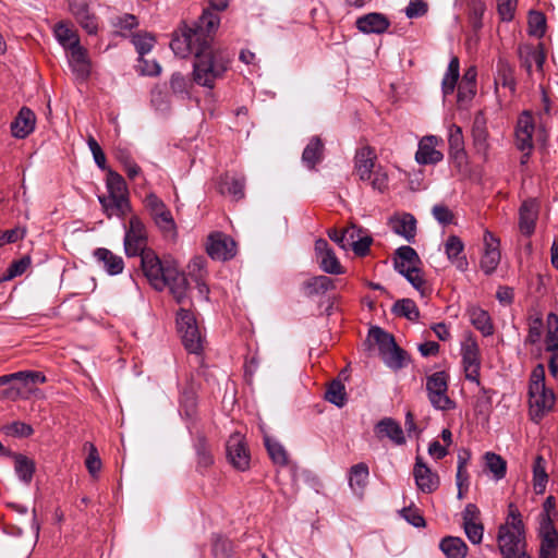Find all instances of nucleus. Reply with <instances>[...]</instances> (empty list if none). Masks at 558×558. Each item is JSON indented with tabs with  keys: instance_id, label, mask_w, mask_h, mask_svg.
Wrapping results in <instances>:
<instances>
[{
	"instance_id": "obj_1",
	"label": "nucleus",
	"mask_w": 558,
	"mask_h": 558,
	"mask_svg": "<svg viewBox=\"0 0 558 558\" xmlns=\"http://www.w3.org/2000/svg\"><path fill=\"white\" fill-rule=\"evenodd\" d=\"M231 64V54L227 49L206 43L197 50L193 62V82L202 87L213 89Z\"/></svg>"
},
{
	"instance_id": "obj_2",
	"label": "nucleus",
	"mask_w": 558,
	"mask_h": 558,
	"mask_svg": "<svg viewBox=\"0 0 558 558\" xmlns=\"http://www.w3.org/2000/svg\"><path fill=\"white\" fill-rule=\"evenodd\" d=\"M220 23V17L209 10H205L193 27H189L181 35L172 38L170 48L175 56L185 58L189 54L196 56L206 43L214 40V34Z\"/></svg>"
},
{
	"instance_id": "obj_3",
	"label": "nucleus",
	"mask_w": 558,
	"mask_h": 558,
	"mask_svg": "<svg viewBox=\"0 0 558 558\" xmlns=\"http://www.w3.org/2000/svg\"><path fill=\"white\" fill-rule=\"evenodd\" d=\"M106 189L108 195L98 196L105 215L109 219L113 216L123 219L132 211L125 180L121 174L110 169L107 172Z\"/></svg>"
},
{
	"instance_id": "obj_4",
	"label": "nucleus",
	"mask_w": 558,
	"mask_h": 558,
	"mask_svg": "<svg viewBox=\"0 0 558 558\" xmlns=\"http://www.w3.org/2000/svg\"><path fill=\"white\" fill-rule=\"evenodd\" d=\"M498 546L504 558H520L524 551V526L521 514L513 506H509L508 518L499 527Z\"/></svg>"
},
{
	"instance_id": "obj_5",
	"label": "nucleus",
	"mask_w": 558,
	"mask_h": 558,
	"mask_svg": "<svg viewBox=\"0 0 558 558\" xmlns=\"http://www.w3.org/2000/svg\"><path fill=\"white\" fill-rule=\"evenodd\" d=\"M531 418L538 423L555 404V395L545 385V367L538 364L531 373L529 386Z\"/></svg>"
},
{
	"instance_id": "obj_6",
	"label": "nucleus",
	"mask_w": 558,
	"mask_h": 558,
	"mask_svg": "<svg viewBox=\"0 0 558 558\" xmlns=\"http://www.w3.org/2000/svg\"><path fill=\"white\" fill-rule=\"evenodd\" d=\"M547 113L546 109L544 113L539 114L537 124L530 111H524L519 116L514 132V143L519 150H533L535 142L546 143L548 133L544 117Z\"/></svg>"
},
{
	"instance_id": "obj_7",
	"label": "nucleus",
	"mask_w": 558,
	"mask_h": 558,
	"mask_svg": "<svg viewBox=\"0 0 558 558\" xmlns=\"http://www.w3.org/2000/svg\"><path fill=\"white\" fill-rule=\"evenodd\" d=\"M376 159L372 147H361L354 156V171L361 181L368 182L374 190L383 192L388 186V174L380 166H376Z\"/></svg>"
},
{
	"instance_id": "obj_8",
	"label": "nucleus",
	"mask_w": 558,
	"mask_h": 558,
	"mask_svg": "<svg viewBox=\"0 0 558 558\" xmlns=\"http://www.w3.org/2000/svg\"><path fill=\"white\" fill-rule=\"evenodd\" d=\"M369 337L376 342L386 366L393 371L403 368L408 363V355L395 341V338L389 332H386L380 327H372Z\"/></svg>"
},
{
	"instance_id": "obj_9",
	"label": "nucleus",
	"mask_w": 558,
	"mask_h": 558,
	"mask_svg": "<svg viewBox=\"0 0 558 558\" xmlns=\"http://www.w3.org/2000/svg\"><path fill=\"white\" fill-rule=\"evenodd\" d=\"M420 263L416 251L411 246L404 245L396 251L395 269L423 294L425 280L418 268Z\"/></svg>"
},
{
	"instance_id": "obj_10",
	"label": "nucleus",
	"mask_w": 558,
	"mask_h": 558,
	"mask_svg": "<svg viewBox=\"0 0 558 558\" xmlns=\"http://www.w3.org/2000/svg\"><path fill=\"white\" fill-rule=\"evenodd\" d=\"M140 256L143 272L149 283L158 291L165 290L167 288L168 269L172 268L175 262L172 259L161 260L151 250Z\"/></svg>"
},
{
	"instance_id": "obj_11",
	"label": "nucleus",
	"mask_w": 558,
	"mask_h": 558,
	"mask_svg": "<svg viewBox=\"0 0 558 558\" xmlns=\"http://www.w3.org/2000/svg\"><path fill=\"white\" fill-rule=\"evenodd\" d=\"M123 228L125 231L124 252L129 257L138 256L149 250L147 248L146 226L137 215H132Z\"/></svg>"
},
{
	"instance_id": "obj_12",
	"label": "nucleus",
	"mask_w": 558,
	"mask_h": 558,
	"mask_svg": "<svg viewBox=\"0 0 558 558\" xmlns=\"http://www.w3.org/2000/svg\"><path fill=\"white\" fill-rule=\"evenodd\" d=\"M426 391L436 410L450 411L456 408V402L447 395L448 375L445 372H436L426 378Z\"/></svg>"
},
{
	"instance_id": "obj_13",
	"label": "nucleus",
	"mask_w": 558,
	"mask_h": 558,
	"mask_svg": "<svg viewBox=\"0 0 558 558\" xmlns=\"http://www.w3.org/2000/svg\"><path fill=\"white\" fill-rule=\"evenodd\" d=\"M144 205L162 233L169 235L175 233L177 226L172 214L156 194L149 193L144 199Z\"/></svg>"
},
{
	"instance_id": "obj_14",
	"label": "nucleus",
	"mask_w": 558,
	"mask_h": 558,
	"mask_svg": "<svg viewBox=\"0 0 558 558\" xmlns=\"http://www.w3.org/2000/svg\"><path fill=\"white\" fill-rule=\"evenodd\" d=\"M519 58L521 66L525 69L527 75L533 78H543L546 52L542 44L537 46L522 45L519 48Z\"/></svg>"
},
{
	"instance_id": "obj_15",
	"label": "nucleus",
	"mask_w": 558,
	"mask_h": 558,
	"mask_svg": "<svg viewBox=\"0 0 558 558\" xmlns=\"http://www.w3.org/2000/svg\"><path fill=\"white\" fill-rule=\"evenodd\" d=\"M15 374H21V377H13L14 384L2 391L3 398L11 400L25 399L33 391L34 385L46 381V376L40 372L21 371Z\"/></svg>"
},
{
	"instance_id": "obj_16",
	"label": "nucleus",
	"mask_w": 558,
	"mask_h": 558,
	"mask_svg": "<svg viewBox=\"0 0 558 558\" xmlns=\"http://www.w3.org/2000/svg\"><path fill=\"white\" fill-rule=\"evenodd\" d=\"M206 251L213 259L228 260L235 255L236 244L231 236L215 232L208 236Z\"/></svg>"
},
{
	"instance_id": "obj_17",
	"label": "nucleus",
	"mask_w": 558,
	"mask_h": 558,
	"mask_svg": "<svg viewBox=\"0 0 558 558\" xmlns=\"http://www.w3.org/2000/svg\"><path fill=\"white\" fill-rule=\"evenodd\" d=\"M227 458L239 471H245L250 466V453L244 437L240 433L232 434L226 444Z\"/></svg>"
},
{
	"instance_id": "obj_18",
	"label": "nucleus",
	"mask_w": 558,
	"mask_h": 558,
	"mask_svg": "<svg viewBox=\"0 0 558 558\" xmlns=\"http://www.w3.org/2000/svg\"><path fill=\"white\" fill-rule=\"evenodd\" d=\"M462 363L465 378L470 381L480 384V349L476 341L472 338L466 339L461 348Z\"/></svg>"
},
{
	"instance_id": "obj_19",
	"label": "nucleus",
	"mask_w": 558,
	"mask_h": 558,
	"mask_svg": "<svg viewBox=\"0 0 558 558\" xmlns=\"http://www.w3.org/2000/svg\"><path fill=\"white\" fill-rule=\"evenodd\" d=\"M69 10L76 22L89 35H95L98 31V19L90 10L86 0H68Z\"/></svg>"
},
{
	"instance_id": "obj_20",
	"label": "nucleus",
	"mask_w": 558,
	"mask_h": 558,
	"mask_svg": "<svg viewBox=\"0 0 558 558\" xmlns=\"http://www.w3.org/2000/svg\"><path fill=\"white\" fill-rule=\"evenodd\" d=\"M500 263L499 240L488 230L484 233V252L480 266L486 275H492Z\"/></svg>"
},
{
	"instance_id": "obj_21",
	"label": "nucleus",
	"mask_w": 558,
	"mask_h": 558,
	"mask_svg": "<svg viewBox=\"0 0 558 558\" xmlns=\"http://www.w3.org/2000/svg\"><path fill=\"white\" fill-rule=\"evenodd\" d=\"M374 432L378 439L387 438L396 446H402L407 441L401 425L391 417H384L378 421Z\"/></svg>"
},
{
	"instance_id": "obj_22",
	"label": "nucleus",
	"mask_w": 558,
	"mask_h": 558,
	"mask_svg": "<svg viewBox=\"0 0 558 558\" xmlns=\"http://www.w3.org/2000/svg\"><path fill=\"white\" fill-rule=\"evenodd\" d=\"M440 140L435 135L424 136L418 143L415 159L421 165H433L439 162L444 155L436 149Z\"/></svg>"
},
{
	"instance_id": "obj_23",
	"label": "nucleus",
	"mask_w": 558,
	"mask_h": 558,
	"mask_svg": "<svg viewBox=\"0 0 558 558\" xmlns=\"http://www.w3.org/2000/svg\"><path fill=\"white\" fill-rule=\"evenodd\" d=\"M166 281L175 301L179 304L184 303L189 298V282L185 275L179 270L177 263L168 269Z\"/></svg>"
},
{
	"instance_id": "obj_24",
	"label": "nucleus",
	"mask_w": 558,
	"mask_h": 558,
	"mask_svg": "<svg viewBox=\"0 0 558 558\" xmlns=\"http://www.w3.org/2000/svg\"><path fill=\"white\" fill-rule=\"evenodd\" d=\"M413 475L417 488L423 493H433L439 486L438 475L436 473H433L430 469L422 462L421 458H416V462L413 469Z\"/></svg>"
},
{
	"instance_id": "obj_25",
	"label": "nucleus",
	"mask_w": 558,
	"mask_h": 558,
	"mask_svg": "<svg viewBox=\"0 0 558 558\" xmlns=\"http://www.w3.org/2000/svg\"><path fill=\"white\" fill-rule=\"evenodd\" d=\"M36 124L35 113L27 107L21 108L16 118L11 123V133L15 138H25L34 130Z\"/></svg>"
},
{
	"instance_id": "obj_26",
	"label": "nucleus",
	"mask_w": 558,
	"mask_h": 558,
	"mask_svg": "<svg viewBox=\"0 0 558 558\" xmlns=\"http://www.w3.org/2000/svg\"><path fill=\"white\" fill-rule=\"evenodd\" d=\"M391 230L404 238L408 242H413L416 234V219L413 215L403 213L389 219Z\"/></svg>"
},
{
	"instance_id": "obj_27",
	"label": "nucleus",
	"mask_w": 558,
	"mask_h": 558,
	"mask_svg": "<svg viewBox=\"0 0 558 558\" xmlns=\"http://www.w3.org/2000/svg\"><path fill=\"white\" fill-rule=\"evenodd\" d=\"M390 26L389 20L381 13L373 12L356 20V27L364 34H381Z\"/></svg>"
},
{
	"instance_id": "obj_28",
	"label": "nucleus",
	"mask_w": 558,
	"mask_h": 558,
	"mask_svg": "<svg viewBox=\"0 0 558 558\" xmlns=\"http://www.w3.org/2000/svg\"><path fill=\"white\" fill-rule=\"evenodd\" d=\"M538 217V204L535 199L523 202L519 210V228L525 235H531L535 230Z\"/></svg>"
},
{
	"instance_id": "obj_29",
	"label": "nucleus",
	"mask_w": 558,
	"mask_h": 558,
	"mask_svg": "<svg viewBox=\"0 0 558 558\" xmlns=\"http://www.w3.org/2000/svg\"><path fill=\"white\" fill-rule=\"evenodd\" d=\"M464 244L457 235H449L445 242V253L452 265L460 271H465L469 267L465 255H462Z\"/></svg>"
},
{
	"instance_id": "obj_30",
	"label": "nucleus",
	"mask_w": 558,
	"mask_h": 558,
	"mask_svg": "<svg viewBox=\"0 0 558 558\" xmlns=\"http://www.w3.org/2000/svg\"><path fill=\"white\" fill-rule=\"evenodd\" d=\"M539 558H556L558 535L550 520L542 522Z\"/></svg>"
},
{
	"instance_id": "obj_31",
	"label": "nucleus",
	"mask_w": 558,
	"mask_h": 558,
	"mask_svg": "<svg viewBox=\"0 0 558 558\" xmlns=\"http://www.w3.org/2000/svg\"><path fill=\"white\" fill-rule=\"evenodd\" d=\"M68 58L72 71L78 78L85 80L89 76L90 61L84 47L76 46L74 49L69 50Z\"/></svg>"
},
{
	"instance_id": "obj_32",
	"label": "nucleus",
	"mask_w": 558,
	"mask_h": 558,
	"mask_svg": "<svg viewBox=\"0 0 558 558\" xmlns=\"http://www.w3.org/2000/svg\"><path fill=\"white\" fill-rule=\"evenodd\" d=\"M94 256L97 262L102 263V266L107 274L110 276L119 275L124 269L123 258L119 255L113 254L110 250L99 247L94 252Z\"/></svg>"
},
{
	"instance_id": "obj_33",
	"label": "nucleus",
	"mask_w": 558,
	"mask_h": 558,
	"mask_svg": "<svg viewBox=\"0 0 558 558\" xmlns=\"http://www.w3.org/2000/svg\"><path fill=\"white\" fill-rule=\"evenodd\" d=\"M468 316L474 328L481 331L484 337H488L494 333V325L488 312L480 306L471 305L468 308Z\"/></svg>"
},
{
	"instance_id": "obj_34",
	"label": "nucleus",
	"mask_w": 558,
	"mask_h": 558,
	"mask_svg": "<svg viewBox=\"0 0 558 558\" xmlns=\"http://www.w3.org/2000/svg\"><path fill=\"white\" fill-rule=\"evenodd\" d=\"M476 76L477 72L474 66L469 68L464 72L458 85V102L464 104L473 98L476 92Z\"/></svg>"
},
{
	"instance_id": "obj_35",
	"label": "nucleus",
	"mask_w": 558,
	"mask_h": 558,
	"mask_svg": "<svg viewBox=\"0 0 558 558\" xmlns=\"http://www.w3.org/2000/svg\"><path fill=\"white\" fill-rule=\"evenodd\" d=\"M324 155V144L318 136H314L310 140L302 154V162L308 169H315L316 165L319 163Z\"/></svg>"
},
{
	"instance_id": "obj_36",
	"label": "nucleus",
	"mask_w": 558,
	"mask_h": 558,
	"mask_svg": "<svg viewBox=\"0 0 558 558\" xmlns=\"http://www.w3.org/2000/svg\"><path fill=\"white\" fill-rule=\"evenodd\" d=\"M369 476V470L366 463L360 462L350 468L349 471V486L355 494H363L367 480Z\"/></svg>"
},
{
	"instance_id": "obj_37",
	"label": "nucleus",
	"mask_w": 558,
	"mask_h": 558,
	"mask_svg": "<svg viewBox=\"0 0 558 558\" xmlns=\"http://www.w3.org/2000/svg\"><path fill=\"white\" fill-rule=\"evenodd\" d=\"M439 548L447 558H465L468 546L462 538L446 536L439 543Z\"/></svg>"
},
{
	"instance_id": "obj_38",
	"label": "nucleus",
	"mask_w": 558,
	"mask_h": 558,
	"mask_svg": "<svg viewBox=\"0 0 558 558\" xmlns=\"http://www.w3.org/2000/svg\"><path fill=\"white\" fill-rule=\"evenodd\" d=\"M495 84L496 86L501 85L502 87L508 88L511 93H514L515 90L513 68L504 59H499L497 62Z\"/></svg>"
},
{
	"instance_id": "obj_39",
	"label": "nucleus",
	"mask_w": 558,
	"mask_h": 558,
	"mask_svg": "<svg viewBox=\"0 0 558 558\" xmlns=\"http://www.w3.org/2000/svg\"><path fill=\"white\" fill-rule=\"evenodd\" d=\"M54 36L59 44L68 51L81 46L78 35L64 23H58L54 27Z\"/></svg>"
},
{
	"instance_id": "obj_40",
	"label": "nucleus",
	"mask_w": 558,
	"mask_h": 558,
	"mask_svg": "<svg viewBox=\"0 0 558 558\" xmlns=\"http://www.w3.org/2000/svg\"><path fill=\"white\" fill-rule=\"evenodd\" d=\"M14 470L23 483L29 484L35 473V463L26 456L14 454Z\"/></svg>"
},
{
	"instance_id": "obj_41",
	"label": "nucleus",
	"mask_w": 558,
	"mask_h": 558,
	"mask_svg": "<svg viewBox=\"0 0 558 558\" xmlns=\"http://www.w3.org/2000/svg\"><path fill=\"white\" fill-rule=\"evenodd\" d=\"M220 191L222 194H229L235 199L244 196V179L235 175H226L221 179Z\"/></svg>"
},
{
	"instance_id": "obj_42",
	"label": "nucleus",
	"mask_w": 558,
	"mask_h": 558,
	"mask_svg": "<svg viewBox=\"0 0 558 558\" xmlns=\"http://www.w3.org/2000/svg\"><path fill=\"white\" fill-rule=\"evenodd\" d=\"M459 59L457 57H453L448 64L447 71L441 83V88L445 96L453 93L459 78Z\"/></svg>"
},
{
	"instance_id": "obj_43",
	"label": "nucleus",
	"mask_w": 558,
	"mask_h": 558,
	"mask_svg": "<svg viewBox=\"0 0 558 558\" xmlns=\"http://www.w3.org/2000/svg\"><path fill=\"white\" fill-rule=\"evenodd\" d=\"M448 143L450 154L456 158L464 155V140L462 129L457 124H451L448 130Z\"/></svg>"
},
{
	"instance_id": "obj_44",
	"label": "nucleus",
	"mask_w": 558,
	"mask_h": 558,
	"mask_svg": "<svg viewBox=\"0 0 558 558\" xmlns=\"http://www.w3.org/2000/svg\"><path fill=\"white\" fill-rule=\"evenodd\" d=\"M333 287V280L327 276H316L304 283L305 292L310 296L323 294Z\"/></svg>"
},
{
	"instance_id": "obj_45",
	"label": "nucleus",
	"mask_w": 558,
	"mask_h": 558,
	"mask_svg": "<svg viewBox=\"0 0 558 558\" xmlns=\"http://www.w3.org/2000/svg\"><path fill=\"white\" fill-rule=\"evenodd\" d=\"M547 332L545 348L547 352H558V316L555 313L547 315Z\"/></svg>"
},
{
	"instance_id": "obj_46",
	"label": "nucleus",
	"mask_w": 558,
	"mask_h": 558,
	"mask_svg": "<svg viewBox=\"0 0 558 558\" xmlns=\"http://www.w3.org/2000/svg\"><path fill=\"white\" fill-rule=\"evenodd\" d=\"M179 333L181 335L184 348L190 353L198 354L203 350V337L198 326L192 330L190 329Z\"/></svg>"
},
{
	"instance_id": "obj_47",
	"label": "nucleus",
	"mask_w": 558,
	"mask_h": 558,
	"mask_svg": "<svg viewBox=\"0 0 558 558\" xmlns=\"http://www.w3.org/2000/svg\"><path fill=\"white\" fill-rule=\"evenodd\" d=\"M484 459L486 469L493 473L496 480H501L505 477L507 463L499 454L494 452H486Z\"/></svg>"
},
{
	"instance_id": "obj_48",
	"label": "nucleus",
	"mask_w": 558,
	"mask_h": 558,
	"mask_svg": "<svg viewBox=\"0 0 558 558\" xmlns=\"http://www.w3.org/2000/svg\"><path fill=\"white\" fill-rule=\"evenodd\" d=\"M264 440L272 462L278 465H286L288 463V454L283 446L269 436H266Z\"/></svg>"
},
{
	"instance_id": "obj_49",
	"label": "nucleus",
	"mask_w": 558,
	"mask_h": 558,
	"mask_svg": "<svg viewBox=\"0 0 558 558\" xmlns=\"http://www.w3.org/2000/svg\"><path fill=\"white\" fill-rule=\"evenodd\" d=\"M392 311L396 315L404 317L409 320H417L420 317V312L414 303V301L410 299H402L395 303Z\"/></svg>"
},
{
	"instance_id": "obj_50",
	"label": "nucleus",
	"mask_w": 558,
	"mask_h": 558,
	"mask_svg": "<svg viewBox=\"0 0 558 558\" xmlns=\"http://www.w3.org/2000/svg\"><path fill=\"white\" fill-rule=\"evenodd\" d=\"M533 483L536 494H543L547 484V473L545 471V460L537 457L533 465Z\"/></svg>"
},
{
	"instance_id": "obj_51",
	"label": "nucleus",
	"mask_w": 558,
	"mask_h": 558,
	"mask_svg": "<svg viewBox=\"0 0 558 558\" xmlns=\"http://www.w3.org/2000/svg\"><path fill=\"white\" fill-rule=\"evenodd\" d=\"M325 398L337 407H343L345 403L344 385L339 380H333L327 388Z\"/></svg>"
},
{
	"instance_id": "obj_52",
	"label": "nucleus",
	"mask_w": 558,
	"mask_h": 558,
	"mask_svg": "<svg viewBox=\"0 0 558 558\" xmlns=\"http://www.w3.org/2000/svg\"><path fill=\"white\" fill-rule=\"evenodd\" d=\"M132 44L135 46L140 58H143L144 54L148 53L153 49L155 45V37L149 33H136L132 36Z\"/></svg>"
},
{
	"instance_id": "obj_53",
	"label": "nucleus",
	"mask_w": 558,
	"mask_h": 558,
	"mask_svg": "<svg viewBox=\"0 0 558 558\" xmlns=\"http://www.w3.org/2000/svg\"><path fill=\"white\" fill-rule=\"evenodd\" d=\"M470 7V22L472 24V27L474 31H478L482 28L483 23V15L486 10V4L484 0H470L469 1Z\"/></svg>"
},
{
	"instance_id": "obj_54",
	"label": "nucleus",
	"mask_w": 558,
	"mask_h": 558,
	"mask_svg": "<svg viewBox=\"0 0 558 558\" xmlns=\"http://www.w3.org/2000/svg\"><path fill=\"white\" fill-rule=\"evenodd\" d=\"M473 142L477 153L486 156L488 153V132L485 126L475 123L473 128Z\"/></svg>"
},
{
	"instance_id": "obj_55",
	"label": "nucleus",
	"mask_w": 558,
	"mask_h": 558,
	"mask_svg": "<svg viewBox=\"0 0 558 558\" xmlns=\"http://www.w3.org/2000/svg\"><path fill=\"white\" fill-rule=\"evenodd\" d=\"M546 31V19L541 12L532 11L529 15V32L532 36L543 37Z\"/></svg>"
},
{
	"instance_id": "obj_56",
	"label": "nucleus",
	"mask_w": 558,
	"mask_h": 558,
	"mask_svg": "<svg viewBox=\"0 0 558 558\" xmlns=\"http://www.w3.org/2000/svg\"><path fill=\"white\" fill-rule=\"evenodd\" d=\"M319 259H320V262H319L320 268L325 272L332 274V275H341L344 272L343 268H342L339 259L335 255L333 251L320 256Z\"/></svg>"
},
{
	"instance_id": "obj_57",
	"label": "nucleus",
	"mask_w": 558,
	"mask_h": 558,
	"mask_svg": "<svg viewBox=\"0 0 558 558\" xmlns=\"http://www.w3.org/2000/svg\"><path fill=\"white\" fill-rule=\"evenodd\" d=\"M543 336V320L539 316L531 318L529 322V331L525 338V343L536 344L541 341Z\"/></svg>"
},
{
	"instance_id": "obj_58",
	"label": "nucleus",
	"mask_w": 558,
	"mask_h": 558,
	"mask_svg": "<svg viewBox=\"0 0 558 558\" xmlns=\"http://www.w3.org/2000/svg\"><path fill=\"white\" fill-rule=\"evenodd\" d=\"M177 327L179 332L192 330L197 327L195 316L189 310L181 308L177 315Z\"/></svg>"
},
{
	"instance_id": "obj_59",
	"label": "nucleus",
	"mask_w": 558,
	"mask_h": 558,
	"mask_svg": "<svg viewBox=\"0 0 558 558\" xmlns=\"http://www.w3.org/2000/svg\"><path fill=\"white\" fill-rule=\"evenodd\" d=\"M195 450L197 454V463L203 468H207L213 464L214 459L211 452L204 438H199L195 444Z\"/></svg>"
},
{
	"instance_id": "obj_60",
	"label": "nucleus",
	"mask_w": 558,
	"mask_h": 558,
	"mask_svg": "<svg viewBox=\"0 0 558 558\" xmlns=\"http://www.w3.org/2000/svg\"><path fill=\"white\" fill-rule=\"evenodd\" d=\"M518 0H497V11L500 19L509 22L513 19Z\"/></svg>"
},
{
	"instance_id": "obj_61",
	"label": "nucleus",
	"mask_w": 558,
	"mask_h": 558,
	"mask_svg": "<svg viewBox=\"0 0 558 558\" xmlns=\"http://www.w3.org/2000/svg\"><path fill=\"white\" fill-rule=\"evenodd\" d=\"M4 429L8 435L15 437H28L34 433V429L31 425L20 421L12 422L11 424L7 425Z\"/></svg>"
},
{
	"instance_id": "obj_62",
	"label": "nucleus",
	"mask_w": 558,
	"mask_h": 558,
	"mask_svg": "<svg viewBox=\"0 0 558 558\" xmlns=\"http://www.w3.org/2000/svg\"><path fill=\"white\" fill-rule=\"evenodd\" d=\"M233 545L230 541L218 538L213 545L215 558H232Z\"/></svg>"
},
{
	"instance_id": "obj_63",
	"label": "nucleus",
	"mask_w": 558,
	"mask_h": 558,
	"mask_svg": "<svg viewBox=\"0 0 558 558\" xmlns=\"http://www.w3.org/2000/svg\"><path fill=\"white\" fill-rule=\"evenodd\" d=\"M465 535L473 544H480L483 539L484 527L480 522L463 524Z\"/></svg>"
},
{
	"instance_id": "obj_64",
	"label": "nucleus",
	"mask_w": 558,
	"mask_h": 558,
	"mask_svg": "<svg viewBox=\"0 0 558 558\" xmlns=\"http://www.w3.org/2000/svg\"><path fill=\"white\" fill-rule=\"evenodd\" d=\"M427 3L423 0H410L405 8V15L409 19H416L423 16L427 12Z\"/></svg>"
}]
</instances>
